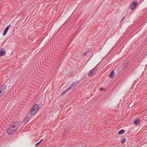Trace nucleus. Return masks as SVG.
I'll return each mask as SVG.
<instances>
[{"label":"nucleus","instance_id":"obj_16","mask_svg":"<svg viewBox=\"0 0 147 147\" xmlns=\"http://www.w3.org/2000/svg\"><path fill=\"white\" fill-rule=\"evenodd\" d=\"M73 87L71 86L70 85V86L69 87H68L66 90H67V91L68 92V91H69L71 89V88H72Z\"/></svg>","mask_w":147,"mask_h":147},{"label":"nucleus","instance_id":"obj_21","mask_svg":"<svg viewBox=\"0 0 147 147\" xmlns=\"http://www.w3.org/2000/svg\"><path fill=\"white\" fill-rule=\"evenodd\" d=\"M37 110H38V104H37Z\"/></svg>","mask_w":147,"mask_h":147},{"label":"nucleus","instance_id":"obj_8","mask_svg":"<svg viewBox=\"0 0 147 147\" xmlns=\"http://www.w3.org/2000/svg\"><path fill=\"white\" fill-rule=\"evenodd\" d=\"M140 122V120L139 119H137L136 120L134 121V123L135 124L137 125L139 124Z\"/></svg>","mask_w":147,"mask_h":147},{"label":"nucleus","instance_id":"obj_3","mask_svg":"<svg viewBox=\"0 0 147 147\" xmlns=\"http://www.w3.org/2000/svg\"><path fill=\"white\" fill-rule=\"evenodd\" d=\"M37 109V104L35 105L31 110L30 112V114L31 115H34L37 112V109Z\"/></svg>","mask_w":147,"mask_h":147},{"label":"nucleus","instance_id":"obj_22","mask_svg":"<svg viewBox=\"0 0 147 147\" xmlns=\"http://www.w3.org/2000/svg\"><path fill=\"white\" fill-rule=\"evenodd\" d=\"M68 129H69V131L70 130V128H68Z\"/></svg>","mask_w":147,"mask_h":147},{"label":"nucleus","instance_id":"obj_18","mask_svg":"<svg viewBox=\"0 0 147 147\" xmlns=\"http://www.w3.org/2000/svg\"><path fill=\"white\" fill-rule=\"evenodd\" d=\"M4 94L3 93L0 92V97Z\"/></svg>","mask_w":147,"mask_h":147},{"label":"nucleus","instance_id":"obj_23","mask_svg":"<svg viewBox=\"0 0 147 147\" xmlns=\"http://www.w3.org/2000/svg\"><path fill=\"white\" fill-rule=\"evenodd\" d=\"M36 145H37V143L35 144V146H36Z\"/></svg>","mask_w":147,"mask_h":147},{"label":"nucleus","instance_id":"obj_2","mask_svg":"<svg viewBox=\"0 0 147 147\" xmlns=\"http://www.w3.org/2000/svg\"><path fill=\"white\" fill-rule=\"evenodd\" d=\"M98 70V68L97 66H95L94 68L92 69L90 72L89 73L88 75L89 76H92Z\"/></svg>","mask_w":147,"mask_h":147},{"label":"nucleus","instance_id":"obj_17","mask_svg":"<svg viewBox=\"0 0 147 147\" xmlns=\"http://www.w3.org/2000/svg\"><path fill=\"white\" fill-rule=\"evenodd\" d=\"M42 140L43 139H41L39 142H37V146L39 145Z\"/></svg>","mask_w":147,"mask_h":147},{"label":"nucleus","instance_id":"obj_24","mask_svg":"<svg viewBox=\"0 0 147 147\" xmlns=\"http://www.w3.org/2000/svg\"><path fill=\"white\" fill-rule=\"evenodd\" d=\"M66 130L65 131V132H66Z\"/></svg>","mask_w":147,"mask_h":147},{"label":"nucleus","instance_id":"obj_11","mask_svg":"<svg viewBox=\"0 0 147 147\" xmlns=\"http://www.w3.org/2000/svg\"><path fill=\"white\" fill-rule=\"evenodd\" d=\"M78 81H77L75 82H73L72 84L71 85L72 87L74 86H75L78 83Z\"/></svg>","mask_w":147,"mask_h":147},{"label":"nucleus","instance_id":"obj_14","mask_svg":"<svg viewBox=\"0 0 147 147\" xmlns=\"http://www.w3.org/2000/svg\"><path fill=\"white\" fill-rule=\"evenodd\" d=\"M67 90H64L63 91L62 93H61V96H62L65 94L67 92Z\"/></svg>","mask_w":147,"mask_h":147},{"label":"nucleus","instance_id":"obj_20","mask_svg":"<svg viewBox=\"0 0 147 147\" xmlns=\"http://www.w3.org/2000/svg\"><path fill=\"white\" fill-rule=\"evenodd\" d=\"M103 89L102 88H100V90H103Z\"/></svg>","mask_w":147,"mask_h":147},{"label":"nucleus","instance_id":"obj_9","mask_svg":"<svg viewBox=\"0 0 147 147\" xmlns=\"http://www.w3.org/2000/svg\"><path fill=\"white\" fill-rule=\"evenodd\" d=\"M125 132V131L124 129H122L118 132L119 134H124Z\"/></svg>","mask_w":147,"mask_h":147},{"label":"nucleus","instance_id":"obj_4","mask_svg":"<svg viewBox=\"0 0 147 147\" xmlns=\"http://www.w3.org/2000/svg\"><path fill=\"white\" fill-rule=\"evenodd\" d=\"M6 86L5 85H2L0 88V92H1L3 94L5 92L6 90Z\"/></svg>","mask_w":147,"mask_h":147},{"label":"nucleus","instance_id":"obj_5","mask_svg":"<svg viewBox=\"0 0 147 147\" xmlns=\"http://www.w3.org/2000/svg\"><path fill=\"white\" fill-rule=\"evenodd\" d=\"M138 4V2L137 1L133 2L131 4L130 6V9L131 10L134 9L136 7V6Z\"/></svg>","mask_w":147,"mask_h":147},{"label":"nucleus","instance_id":"obj_1","mask_svg":"<svg viewBox=\"0 0 147 147\" xmlns=\"http://www.w3.org/2000/svg\"><path fill=\"white\" fill-rule=\"evenodd\" d=\"M20 126L19 122L17 121L13 122L7 130V133L9 135L13 134L17 130Z\"/></svg>","mask_w":147,"mask_h":147},{"label":"nucleus","instance_id":"obj_7","mask_svg":"<svg viewBox=\"0 0 147 147\" xmlns=\"http://www.w3.org/2000/svg\"><path fill=\"white\" fill-rule=\"evenodd\" d=\"M115 74V73L114 71L112 70L110 73V74L109 75V76L110 78H113V77L114 76Z\"/></svg>","mask_w":147,"mask_h":147},{"label":"nucleus","instance_id":"obj_15","mask_svg":"<svg viewBox=\"0 0 147 147\" xmlns=\"http://www.w3.org/2000/svg\"><path fill=\"white\" fill-rule=\"evenodd\" d=\"M89 51H88L85 52L83 54V56H86V55H87L88 54V52Z\"/></svg>","mask_w":147,"mask_h":147},{"label":"nucleus","instance_id":"obj_19","mask_svg":"<svg viewBox=\"0 0 147 147\" xmlns=\"http://www.w3.org/2000/svg\"><path fill=\"white\" fill-rule=\"evenodd\" d=\"M125 18V16L123 17V18L121 20V21H122V20H123L124 18Z\"/></svg>","mask_w":147,"mask_h":147},{"label":"nucleus","instance_id":"obj_13","mask_svg":"<svg viewBox=\"0 0 147 147\" xmlns=\"http://www.w3.org/2000/svg\"><path fill=\"white\" fill-rule=\"evenodd\" d=\"M30 118L29 117H27L24 121V123H27L29 120Z\"/></svg>","mask_w":147,"mask_h":147},{"label":"nucleus","instance_id":"obj_10","mask_svg":"<svg viewBox=\"0 0 147 147\" xmlns=\"http://www.w3.org/2000/svg\"><path fill=\"white\" fill-rule=\"evenodd\" d=\"M5 53L4 51H0V57H1L5 55Z\"/></svg>","mask_w":147,"mask_h":147},{"label":"nucleus","instance_id":"obj_12","mask_svg":"<svg viewBox=\"0 0 147 147\" xmlns=\"http://www.w3.org/2000/svg\"><path fill=\"white\" fill-rule=\"evenodd\" d=\"M126 140V139L125 138H122L121 139L120 142L122 144H124V143H125Z\"/></svg>","mask_w":147,"mask_h":147},{"label":"nucleus","instance_id":"obj_6","mask_svg":"<svg viewBox=\"0 0 147 147\" xmlns=\"http://www.w3.org/2000/svg\"><path fill=\"white\" fill-rule=\"evenodd\" d=\"M10 26V25H9L8 26H7L6 28L3 33V36H5L6 35L7 32L8 30L9 29V27Z\"/></svg>","mask_w":147,"mask_h":147}]
</instances>
